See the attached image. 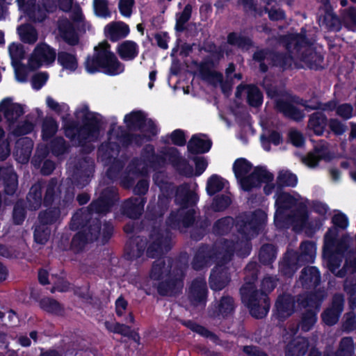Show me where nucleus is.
<instances>
[{
    "label": "nucleus",
    "instance_id": "f257e3e1",
    "mask_svg": "<svg viewBox=\"0 0 356 356\" xmlns=\"http://www.w3.org/2000/svg\"><path fill=\"white\" fill-rule=\"evenodd\" d=\"M124 123L129 131H123L117 136L118 141L124 148L131 145L140 147L145 142H150L156 136L159 129L152 118L141 110H134L126 114Z\"/></svg>",
    "mask_w": 356,
    "mask_h": 356
},
{
    "label": "nucleus",
    "instance_id": "f03ea898",
    "mask_svg": "<svg viewBox=\"0 0 356 356\" xmlns=\"http://www.w3.org/2000/svg\"><path fill=\"white\" fill-rule=\"evenodd\" d=\"M277 279L266 275L261 280L260 289L256 282L243 283L239 289L242 303L248 308L250 314L256 319L265 318L270 307L269 294L277 286Z\"/></svg>",
    "mask_w": 356,
    "mask_h": 356
},
{
    "label": "nucleus",
    "instance_id": "7ed1b4c3",
    "mask_svg": "<svg viewBox=\"0 0 356 356\" xmlns=\"http://www.w3.org/2000/svg\"><path fill=\"white\" fill-rule=\"evenodd\" d=\"M148 241L145 236H130L124 245V252L128 259H138L143 256L145 250L149 258H158L171 249V238L169 232L165 234L159 228L154 227L149 236Z\"/></svg>",
    "mask_w": 356,
    "mask_h": 356
},
{
    "label": "nucleus",
    "instance_id": "20e7f679",
    "mask_svg": "<svg viewBox=\"0 0 356 356\" xmlns=\"http://www.w3.org/2000/svg\"><path fill=\"white\" fill-rule=\"evenodd\" d=\"M82 124L78 120L62 117L64 135L72 143L83 147L90 140L97 138L101 131L102 122L97 116H83Z\"/></svg>",
    "mask_w": 356,
    "mask_h": 356
},
{
    "label": "nucleus",
    "instance_id": "39448f33",
    "mask_svg": "<svg viewBox=\"0 0 356 356\" xmlns=\"http://www.w3.org/2000/svg\"><path fill=\"white\" fill-rule=\"evenodd\" d=\"M92 56H88L84 65L89 74L102 72L108 76H116L124 71V65L111 51V44L103 41L95 47Z\"/></svg>",
    "mask_w": 356,
    "mask_h": 356
},
{
    "label": "nucleus",
    "instance_id": "423d86ee",
    "mask_svg": "<svg viewBox=\"0 0 356 356\" xmlns=\"http://www.w3.org/2000/svg\"><path fill=\"white\" fill-rule=\"evenodd\" d=\"M266 222V212L261 209H257L250 216L245 214L237 216L235 226L242 238L248 241L262 232Z\"/></svg>",
    "mask_w": 356,
    "mask_h": 356
},
{
    "label": "nucleus",
    "instance_id": "0eeeda50",
    "mask_svg": "<svg viewBox=\"0 0 356 356\" xmlns=\"http://www.w3.org/2000/svg\"><path fill=\"white\" fill-rule=\"evenodd\" d=\"M286 52L281 53L270 50L268 48L259 49L252 54V60L259 63L260 72L266 73L268 71V66L265 60H269V64L273 67H279L285 69L289 59V33L283 36Z\"/></svg>",
    "mask_w": 356,
    "mask_h": 356
},
{
    "label": "nucleus",
    "instance_id": "6e6552de",
    "mask_svg": "<svg viewBox=\"0 0 356 356\" xmlns=\"http://www.w3.org/2000/svg\"><path fill=\"white\" fill-rule=\"evenodd\" d=\"M70 228L71 230H86L87 238L90 243L96 241L101 235L102 221L97 218L84 213V208L76 211L70 220Z\"/></svg>",
    "mask_w": 356,
    "mask_h": 356
},
{
    "label": "nucleus",
    "instance_id": "1a4fd4ad",
    "mask_svg": "<svg viewBox=\"0 0 356 356\" xmlns=\"http://www.w3.org/2000/svg\"><path fill=\"white\" fill-rule=\"evenodd\" d=\"M337 235L336 229H329L325 235V245L323 249V258L330 271L339 277H343L344 273L337 271L341 262V252L335 248L334 239Z\"/></svg>",
    "mask_w": 356,
    "mask_h": 356
},
{
    "label": "nucleus",
    "instance_id": "9d476101",
    "mask_svg": "<svg viewBox=\"0 0 356 356\" xmlns=\"http://www.w3.org/2000/svg\"><path fill=\"white\" fill-rule=\"evenodd\" d=\"M309 226L307 200L297 193H291V227L299 232Z\"/></svg>",
    "mask_w": 356,
    "mask_h": 356
},
{
    "label": "nucleus",
    "instance_id": "9b49d317",
    "mask_svg": "<svg viewBox=\"0 0 356 356\" xmlns=\"http://www.w3.org/2000/svg\"><path fill=\"white\" fill-rule=\"evenodd\" d=\"M220 251L217 245L202 243L195 251L191 261V267L194 270L200 271L211 266L213 263H219Z\"/></svg>",
    "mask_w": 356,
    "mask_h": 356
},
{
    "label": "nucleus",
    "instance_id": "f8f14e48",
    "mask_svg": "<svg viewBox=\"0 0 356 356\" xmlns=\"http://www.w3.org/2000/svg\"><path fill=\"white\" fill-rule=\"evenodd\" d=\"M118 190L114 187H107L102 190L99 197L93 200L89 206L84 209V213L93 214H106L110 212L115 202L118 200Z\"/></svg>",
    "mask_w": 356,
    "mask_h": 356
},
{
    "label": "nucleus",
    "instance_id": "ddd939ff",
    "mask_svg": "<svg viewBox=\"0 0 356 356\" xmlns=\"http://www.w3.org/2000/svg\"><path fill=\"white\" fill-rule=\"evenodd\" d=\"M56 58V49L45 42H40L29 58L28 67L31 71H35L42 65H51Z\"/></svg>",
    "mask_w": 356,
    "mask_h": 356
},
{
    "label": "nucleus",
    "instance_id": "4468645a",
    "mask_svg": "<svg viewBox=\"0 0 356 356\" xmlns=\"http://www.w3.org/2000/svg\"><path fill=\"white\" fill-rule=\"evenodd\" d=\"M95 172V163L90 157L79 159L74 165L72 175V182L77 188H82L88 185Z\"/></svg>",
    "mask_w": 356,
    "mask_h": 356
},
{
    "label": "nucleus",
    "instance_id": "2eb2a0df",
    "mask_svg": "<svg viewBox=\"0 0 356 356\" xmlns=\"http://www.w3.org/2000/svg\"><path fill=\"white\" fill-rule=\"evenodd\" d=\"M298 57L309 67L318 69L321 67L323 57L316 51L312 44L309 43L304 36H300L296 47Z\"/></svg>",
    "mask_w": 356,
    "mask_h": 356
},
{
    "label": "nucleus",
    "instance_id": "dca6fc26",
    "mask_svg": "<svg viewBox=\"0 0 356 356\" xmlns=\"http://www.w3.org/2000/svg\"><path fill=\"white\" fill-rule=\"evenodd\" d=\"M208 288L204 280L195 279L188 289V299L195 307H205L208 298Z\"/></svg>",
    "mask_w": 356,
    "mask_h": 356
},
{
    "label": "nucleus",
    "instance_id": "f3484780",
    "mask_svg": "<svg viewBox=\"0 0 356 356\" xmlns=\"http://www.w3.org/2000/svg\"><path fill=\"white\" fill-rule=\"evenodd\" d=\"M177 271V275L179 277H171L164 281H161L157 285V292L161 296H175L179 294L183 287L182 278L184 276L183 270L176 266L173 272Z\"/></svg>",
    "mask_w": 356,
    "mask_h": 356
},
{
    "label": "nucleus",
    "instance_id": "a211bd4d",
    "mask_svg": "<svg viewBox=\"0 0 356 356\" xmlns=\"http://www.w3.org/2000/svg\"><path fill=\"white\" fill-rule=\"evenodd\" d=\"M274 175L264 166H256L248 176L243 179L244 191L249 192L254 188H260L266 181H273Z\"/></svg>",
    "mask_w": 356,
    "mask_h": 356
},
{
    "label": "nucleus",
    "instance_id": "6ab92c4d",
    "mask_svg": "<svg viewBox=\"0 0 356 356\" xmlns=\"http://www.w3.org/2000/svg\"><path fill=\"white\" fill-rule=\"evenodd\" d=\"M231 281V275L229 269L227 266L218 263L211 270L209 277V284L211 290L219 291L225 289Z\"/></svg>",
    "mask_w": 356,
    "mask_h": 356
},
{
    "label": "nucleus",
    "instance_id": "aec40b11",
    "mask_svg": "<svg viewBox=\"0 0 356 356\" xmlns=\"http://www.w3.org/2000/svg\"><path fill=\"white\" fill-rule=\"evenodd\" d=\"M89 242L86 230L78 229V232L72 238L70 243V236L63 234L59 246L63 250H71L74 253H79L83 250Z\"/></svg>",
    "mask_w": 356,
    "mask_h": 356
},
{
    "label": "nucleus",
    "instance_id": "412c9836",
    "mask_svg": "<svg viewBox=\"0 0 356 356\" xmlns=\"http://www.w3.org/2000/svg\"><path fill=\"white\" fill-rule=\"evenodd\" d=\"M167 156L170 164L180 175L187 178L193 177V167L190 165L186 159L180 155L177 148L174 147H170L167 152Z\"/></svg>",
    "mask_w": 356,
    "mask_h": 356
},
{
    "label": "nucleus",
    "instance_id": "4be33fe9",
    "mask_svg": "<svg viewBox=\"0 0 356 356\" xmlns=\"http://www.w3.org/2000/svg\"><path fill=\"white\" fill-rule=\"evenodd\" d=\"M146 202L145 197H131L123 202L121 212L123 216L130 219H138L144 211Z\"/></svg>",
    "mask_w": 356,
    "mask_h": 356
},
{
    "label": "nucleus",
    "instance_id": "5701e85b",
    "mask_svg": "<svg viewBox=\"0 0 356 356\" xmlns=\"http://www.w3.org/2000/svg\"><path fill=\"white\" fill-rule=\"evenodd\" d=\"M0 111L3 113L4 118L9 123H15L24 113L23 106L19 103H13L11 97H6L0 102Z\"/></svg>",
    "mask_w": 356,
    "mask_h": 356
},
{
    "label": "nucleus",
    "instance_id": "b1692460",
    "mask_svg": "<svg viewBox=\"0 0 356 356\" xmlns=\"http://www.w3.org/2000/svg\"><path fill=\"white\" fill-rule=\"evenodd\" d=\"M199 200L198 195L191 191L188 185H180L176 191L175 202L181 209H188L196 205Z\"/></svg>",
    "mask_w": 356,
    "mask_h": 356
},
{
    "label": "nucleus",
    "instance_id": "393cba45",
    "mask_svg": "<svg viewBox=\"0 0 356 356\" xmlns=\"http://www.w3.org/2000/svg\"><path fill=\"white\" fill-rule=\"evenodd\" d=\"M216 67L213 60H206L201 62L199 65V72L202 79L213 86H216L222 81L223 75L220 72L211 70Z\"/></svg>",
    "mask_w": 356,
    "mask_h": 356
},
{
    "label": "nucleus",
    "instance_id": "a878e982",
    "mask_svg": "<svg viewBox=\"0 0 356 356\" xmlns=\"http://www.w3.org/2000/svg\"><path fill=\"white\" fill-rule=\"evenodd\" d=\"M273 316L277 320V326L282 327L289 317V293L280 295L275 302Z\"/></svg>",
    "mask_w": 356,
    "mask_h": 356
},
{
    "label": "nucleus",
    "instance_id": "bb28decb",
    "mask_svg": "<svg viewBox=\"0 0 356 356\" xmlns=\"http://www.w3.org/2000/svg\"><path fill=\"white\" fill-rule=\"evenodd\" d=\"M200 136H206L205 134H193L187 145L188 152L193 155L207 153L211 149L213 143L209 138L203 139Z\"/></svg>",
    "mask_w": 356,
    "mask_h": 356
},
{
    "label": "nucleus",
    "instance_id": "cd10ccee",
    "mask_svg": "<svg viewBox=\"0 0 356 356\" xmlns=\"http://www.w3.org/2000/svg\"><path fill=\"white\" fill-rule=\"evenodd\" d=\"M140 159L144 164L153 169L161 167L165 161L163 156L156 154L155 147L152 144H147L143 147Z\"/></svg>",
    "mask_w": 356,
    "mask_h": 356
},
{
    "label": "nucleus",
    "instance_id": "c85d7f7f",
    "mask_svg": "<svg viewBox=\"0 0 356 356\" xmlns=\"http://www.w3.org/2000/svg\"><path fill=\"white\" fill-rule=\"evenodd\" d=\"M58 31L63 40L68 45L74 47L79 44L80 38L74 24L68 19L58 24Z\"/></svg>",
    "mask_w": 356,
    "mask_h": 356
},
{
    "label": "nucleus",
    "instance_id": "c756f323",
    "mask_svg": "<svg viewBox=\"0 0 356 356\" xmlns=\"http://www.w3.org/2000/svg\"><path fill=\"white\" fill-rule=\"evenodd\" d=\"M129 32V26L123 22H113L106 25L104 28L106 38L113 42L126 38Z\"/></svg>",
    "mask_w": 356,
    "mask_h": 356
},
{
    "label": "nucleus",
    "instance_id": "7c9ffc66",
    "mask_svg": "<svg viewBox=\"0 0 356 356\" xmlns=\"http://www.w3.org/2000/svg\"><path fill=\"white\" fill-rule=\"evenodd\" d=\"M33 148V141L29 137L18 138L15 145V154L22 163H26L31 157Z\"/></svg>",
    "mask_w": 356,
    "mask_h": 356
},
{
    "label": "nucleus",
    "instance_id": "2f4dec72",
    "mask_svg": "<svg viewBox=\"0 0 356 356\" xmlns=\"http://www.w3.org/2000/svg\"><path fill=\"white\" fill-rule=\"evenodd\" d=\"M173 262L171 257L159 258L154 261L149 273L150 278L156 281L161 280L165 272L170 273Z\"/></svg>",
    "mask_w": 356,
    "mask_h": 356
},
{
    "label": "nucleus",
    "instance_id": "473e14b6",
    "mask_svg": "<svg viewBox=\"0 0 356 356\" xmlns=\"http://www.w3.org/2000/svg\"><path fill=\"white\" fill-rule=\"evenodd\" d=\"M343 298L341 295H337L334 297L332 305L330 308L327 309L322 315L323 321L329 325L335 324L340 314L343 310Z\"/></svg>",
    "mask_w": 356,
    "mask_h": 356
},
{
    "label": "nucleus",
    "instance_id": "72a5a7b5",
    "mask_svg": "<svg viewBox=\"0 0 356 356\" xmlns=\"http://www.w3.org/2000/svg\"><path fill=\"white\" fill-rule=\"evenodd\" d=\"M234 300L229 296H222L218 302L213 305L211 316L227 317L234 311Z\"/></svg>",
    "mask_w": 356,
    "mask_h": 356
},
{
    "label": "nucleus",
    "instance_id": "f704fd0d",
    "mask_svg": "<svg viewBox=\"0 0 356 356\" xmlns=\"http://www.w3.org/2000/svg\"><path fill=\"white\" fill-rule=\"evenodd\" d=\"M227 42L229 45L236 47L243 51H248L254 47V42L251 37L235 31L227 34Z\"/></svg>",
    "mask_w": 356,
    "mask_h": 356
},
{
    "label": "nucleus",
    "instance_id": "c9c22d12",
    "mask_svg": "<svg viewBox=\"0 0 356 356\" xmlns=\"http://www.w3.org/2000/svg\"><path fill=\"white\" fill-rule=\"evenodd\" d=\"M116 51L122 60L130 61L138 56L139 47L133 40H124L118 44Z\"/></svg>",
    "mask_w": 356,
    "mask_h": 356
},
{
    "label": "nucleus",
    "instance_id": "e433bc0d",
    "mask_svg": "<svg viewBox=\"0 0 356 356\" xmlns=\"http://www.w3.org/2000/svg\"><path fill=\"white\" fill-rule=\"evenodd\" d=\"M44 183L38 181L32 185L26 196L30 210H38L43 204L42 191Z\"/></svg>",
    "mask_w": 356,
    "mask_h": 356
},
{
    "label": "nucleus",
    "instance_id": "4c0bfd02",
    "mask_svg": "<svg viewBox=\"0 0 356 356\" xmlns=\"http://www.w3.org/2000/svg\"><path fill=\"white\" fill-rule=\"evenodd\" d=\"M252 167V164L245 158L236 159L233 163V172L243 191V179L248 176V174L251 171Z\"/></svg>",
    "mask_w": 356,
    "mask_h": 356
},
{
    "label": "nucleus",
    "instance_id": "58836bf2",
    "mask_svg": "<svg viewBox=\"0 0 356 356\" xmlns=\"http://www.w3.org/2000/svg\"><path fill=\"white\" fill-rule=\"evenodd\" d=\"M61 191L58 186V181L56 178H51L46 185L45 193L43 197V205L50 207L58 198H60Z\"/></svg>",
    "mask_w": 356,
    "mask_h": 356
},
{
    "label": "nucleus",
    "instance_id": "ea45409f",
    "mask_svg": "<svg viewBox=\"0 0 356 356\" xmlns=\"http://www.w3.org/2000/svg\"><path fill=\"white\" fill-rule=\"evenodd\" d=\"M58 123L51 116L45 117L41 125V137L43 141L47 142L58 132Z\"/></svg>",
    "mask_w": 356,
    "mask_h": 356
},
{
    "label": "nucleus",
    "instance_id": "a19ab883",
    "mask_svg": "<svg viewBox=\"0 0 356 356\" xmlns=\"http://www.w3.org/2000/svg\"><path fill=\"white\" fill-rule=\"evenodd\" d=\"M277 248L272 243L263 244L259 252V261L264 266L271 265L276 259Z\"/></svg>",
    "mask_w": 356,
    "mask_h": 356
},
{
    "label": "nucleus",
    "instance_id": "79ce46f5",
    "mask_svg": "<svg viewBox=\"0 0 356 356\" xmlns=\"http://www.w3.org/2000/svg\"><path fill=\"white\" fill-rule=\"evenodd\" d=\"M38 304L42 310L50 314L59 316L64 311L61 304L53 298L44 297L39 300Z\"/></svg>",
    "mask_w": 356,
    "mask_h": 356
},
{
    "label": "nucleus",
    "instance_id": "37998d69",
    "mask_svg": "<svg viewBox=\"0 0 356 356\" xmlns=\"http://www.w3.org/2000/svg\"><path fill=\"white\" fill-rule=\"evenodd\" d=\"M58 63L64 70L74 72L78 68V60L75 54L60 51L58 53Z\"/></svg>",
    "mask_w": 356,
    "mask_h": 356
},
{
    "label": "nucleus",
    "instance_id": "c03bdc74",
    "mask_svg": "<svg viewBox=\"0 0 356 356\" xmlns=\"http://www.w3.org/2000/svg\"><path fill=\"white\" fill-rule=\"evenodd\" d=\"M60 209L59 207H50L38 214V220L42 225H51L56 223L60 216Z\"/></svg>",
    "mask_w": 356,
    "mask_h": 356
},
{
    "label": "nucleus",
    "instance_id": "a18cd8bd",
    "mask_svg": "<svg viewBox=\"0 0 356 356\" xmlns=\"http://www.w3.org/2000/svg\"><path fill=\"white\" fill-rule=\"evenodd\" d=\"M321 2L323 6V11L325 13V15L323 17H320V23L328 28H335L338 26L339 20L332 13L329 0H321Z\"/></svg>",
    "mask_w": 356,
    "mask_h": 356
},
{
    "label": "nucleus",
    "instance_id": "49530a36",
    "mask_svg": "<svg viewBox=\"0 0 356 356\" xmlns=\"http://www.w3.org/2000/svg\"><path fill=\"white\" fill-rule=\"evenodd\" d=\"M49 149L56 156H62L70 150V145L63 136H56L50 139Z\"/></svg>",
    "mask_w": 356,
    "mask_h": 356
},
{
    "label": "nucleus",
    "instance_id": "de8ad7c7",
    "mask_svg": "<svg viewBox=\"0 0 356 356\" xmlns=\"http://www.w3.org/2000/svg\"><path fill=\"white\" fill-rule=\"evenodd\" d=\"M26 11L30 17H34L35 20L38 22H43L47 17L49 12L45 10V8L42 6H40V3H35L34 0H30L27 1Z\"/></svg>",
    "mask_w": 356,
    "mask_h": 356
},
{
    "label": "nucleus",
    "instance_id": "09e8293b",
    "mask_svg": "<svg viewBox=\"0 0 356 356\" xmlns=\"http://www.w3.org/2000/svg\"><path fill=\"white\" fill-rule=\"evenodd\" d=\"M226 181L220 176L213 174L209 177L207 181L206 191L209 196H213L225 188Z\"/></svg>",
    "mask_w": 356,
    "mask_h": 356
},
{
    "label": "nucleus",
    "instance_id": "8fccbe9b",
    "mask_svg": "<svg viewBox=\"0 0 356 356\" xmlns=\"http://www.w3.org/2000/svg\"><path fill=\"white\" fill-rule=\"evenodd\" d=\"M264 96L259 88L255 85H248L247 90V102L254 108L261 106L263 104Z\"/></svg>",
    "mask_w": 356,
    "mask_h": 356
},
{
    "label": "nucleus",
    "instance_id": "3c124183",
    "mask_svg": "<svg viewBox=\"0 0 356 356\" xmlns=\"http://www.w3.org/2000/svg\"><path fill=\"white\" fill-rule=\"evenodd\" d=\"M17 32L23 42L34 44L38 40V33L34 27L29 24H22L17 28Z\"/></svg>",
    "mask_w": 356,
    "mask_h": 356
},
{
    "label": "nucleus",
    "instance_id": "603ef678",
    "mask_svg": "<svg viewBox=\"0 0 356 356\" xmlns=\"http://www.w3.org/2000/svg\"><path fill=\"white\" fill-rule=\"evenodd\" d=\"M181 325L191 330V331L197 333L202 337L205 338L216 339L217 336L216 334L209 330L207 327L201 325L193 320H183L181 322Z\"/></svg>",
    "mask_w": 356,
    "mask_h": 356
},
{
    "label": "nucleus",
    "instance_id": "864d4df0",
    "mask_svg": "<svg viewBox=\"0 0 356 356\" xmlns=\"http://www.w3.org/2000/svg\"><path fill=\"white\" fill-rule=\"evenodd\" d=\"M261 143L264 150L269 152L270 150V143L277 146L282 143V135L277 131H271L268 136L261 134L260 136Z\"/></svg>",
    "mask_w": 356,
    "mask_h": 356
},
{
    "label": "nucleus",
    "instance_id": "5fc2aeb1",
    "mask_svg": "<svg viewBox=\"0 0 356 356\" xmlns=\"http://www.w3.org/2000/svg\"><path fill=\"white\" fill-rule=\"evenodd\" d=\"M309 127L317 135H321L326 126V119L321 113H314L309 121Z\"/></svg>",
    "mask_w": 356,
    "mask_h": 356
},
{
    "label": "nucleus",
    "instance_id": "6e6d98bb",
    "mask_svg": "<svg viewBox=\"0 0 356 356\" xmlns=\"http://www.w3.org/2000/svg\"><path fill=\"white\" fill-rule=\"evenodd\" d=\"M233 224V218L230 216H226L217 220L213 226V230L215 234L223 236L227 234L231 229Z\"/></svg>",
    "mask_w": 356,
    "mask_h": 356
},
{
    "label": "nucleus",
    "instance_id": "4d7b16f0",
    "mask_svg": "<svg viewBox=\"0 0 356 356\" xmlns=\"http://www.w3.org/2000/svg\"><path fill=\"white\" fill-rule=\"evenodd\" d=\"M232 204L231 197L225 194L216 195L212 200L211 207L215 212H221L226 210Z\"/></svg>",
    "mask_w": 356,
    "mask_h": 356
},
{
    "label": "nucleus",
    "instance_id": "13d9d810",
    "mask_svg": "<svg viewBox=\"0 0 356 356\" xmlns=\"http://www.w3.org/2000/svg\"><path fill=\"white\" fill-rule=\"evenodd\" d=\"M274 224L277 229L284 230L289 228V210H275Z\"/></svg>",
    "mask_w": 356,
    "mask_h": 356
},
{
    "label": "nucleus",
    "instance_id": "bf43d9fd",
    "mask_svg": "<svg viewBox=\"0 0 356 356\" xmlns=\"http://www.w3.org/2000/svg\"><path fill=\"white\" fill-rule=\"evenodd\" d=\"M220 251V257H219V263L226 264L229 262L234 253V244L225 240L222 247L217 246Z\"/></svg>",
    "mask_w": 356,
    "mask_h": 356
},
{
    "label": "nucleus",
    "instance_id": "052dcab7",
    "mask_svg": "<svg viewBox=\"0 0 356 356\" xmlns=\"http://www.w3.org/2000/svg\"><path fill=\"white\" fill-rule=\"evenodd\" d=\"M308 348V342L306 339L299 337L295 339L291 344V356H302Z\"/></svg>",
    "mask_w": 356,
    "mask_h": 356
},
{
    "label": "nucleus",
    "instance_id": "680f3d73",
    "mask_svg": "<svg viewBox=\"0 0 356 356\" xmlns=\"http://www.w3.org/2000/svg\"><path fill=\"white\" fill-rule=\"evenodd\" d=\"M26 216V210L24 202H17L13 211V223L17 225H22Z\"/></svg>",
    "mask_w": 356,
    "mask_h": 356
},
{
    "label": "nucleus",
    "instance_id": "e2e57ef3",
    "mask_svg": "<svg viewBox=\"0 0 356 356\" xmlns=\"http://www.w3.org/2000/svg\"><path fill=\"white\" fill-rule=\"evenodd\" d=\"M34 127L35 124L33 122L25 120L24 121L19 122L16 125L13 131V134L16 137L23 136L31 134L33 131Z\"/></svg>",
    "mask_w": 356,
    "mask_h": 356
},
{
    "label": "nucleus",
    "instance_id": "0e129e2a",
    "mask_svg": "<svg viewBox=\"0 0 356 356\" xmlns=\"http://www.w3.org/2000/svg\"><path fill=\"white\" fill-rule=\"evenodd\" d=\"M50 229L47 225H38L35 227L33 232L34 241L39 244H45L49 238Z\"/></svg>",
    "mask_w": 356,
    "mask_h": 356
},
{
    "label": "nucleus",
    "instance_id": "69168bd1",
    "mask_svg": "<svg viewBox=\"0 0 356 356\" xmlns=\"http://www.w3.org/2000/svg\"><path fill=\"white\" fill-rule=\"evenodd\" d=\"M244 283L257 282L258 280V265L257 262H250L247 264L245 269Z\"/></svg>",
    "mask_w": 356,
    "mask_h": 356
},
{
    "label": "nucleus",
    "instance_id": "338daca9",
    "mask_svg": "<svg viewBox=\"0 0 356 356\" xmlns=\"http://www.w3.org/2000/svg\"><path fill=\"white\" fill-rule=\"evenodd\" d=\"M93 7L97 16L104 18L111 16L108 0H94Z\"/></svg>",
    "mask_w": 356,
    "mask_h": 356
},
{
    "label": "nucleus",
    "instance_id": "774afa93",
    "mask_svg": "<svg viewBox=\"0 0 356 356\" xmlns=\"http://www.w3.org/2000/svg\"><path fill=\"white\" fill-rule=\"evenodd\" d=\"M353 352V340L349 337L342 339L337 356H352Z\"/></svg>",
    "mask_w": 356,
    "mask_h": 356
}]
</instances>
